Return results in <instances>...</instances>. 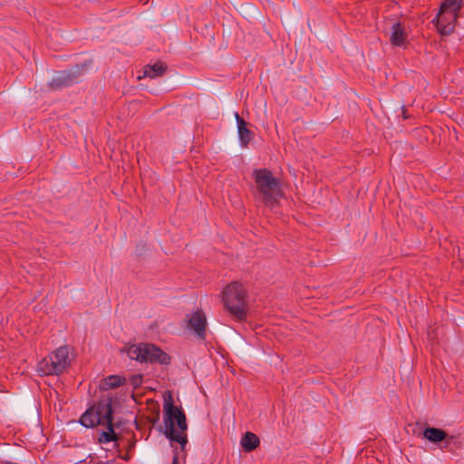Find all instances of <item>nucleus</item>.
I'll list each match as a JSON object with an SVG mask.
<instances>
[{"mask_svg": "<svg viewBox=\"0 0 464 464\" xmlns=\"http://www.w3.org/2000/svg\"><path fill=\"white\" fill-rule=\"evenodd\" d=\"M407 39V33L404 25L401 23H394L391 28L390 41L392 45L402 46Z\"/></svg>", "mask_w": 464, "mask_h": 464, "instance_id": "9d476101", "label": "nucleus"}, {"mask_svg": "<svg viewBox=\"0 0 464 464\" xmlns=\"http://www.w3.org/2000/svg\"><path fill=\"white\" fill-rule=\"evenodd\" d=\"M70 362L68 346H61L38 362L37 372L42 376L59 375L68 368Z\"/></svg>", "mask_w": 464, "mask_h": 464, "instance_id": "20e7f679", "label": "nucleus"}, {"mask_svg": "<svg viewBox=\"0 0 464 464\" xmlns=\"http://www.w3.org/2000/svg\"><path fill=\"white\" fill-rule=\"evenodd\" d=\"M260 443L259 438L253 432L247 431L241 438L240 444L245 451L251 452L256 450Z\"/></svg>", "mask_w": 464, "mask_h": 464, "instance_id": "f8f14e48", "label": "nucleus"}, {"mask_svg": "<svg viewBox=\"0 0 464 464\" xmlns=\"http://www.w3.org/2000/svg\"><path fill=\"white\" fill-rule=\"evenodd\" d=\"M188 323V327L196 333L198 337L205 339L207 320L205 314L201 311L193 313Z\"/></svg>", "mask_w": 464, "mask_h": 464, "instance_id": "1a4fd4ad", "label": "nucleus"}, {"mask_svg": "<svg viewBox=\"0 0 464 464\" xmlns=\"http://www.w3.org/2000/svg\"><path fill=\"white\" fill-rule=\"evenodd\" d=\"M127 354L131 360L140 362H159L169 364L170 357L161 349L151 343L133 344L127 349Z\"/></svg>", "mask_w": 464, "mask_h": 464, "instance_id": "39448f33", "label": "nucleus"}, {"mask_svg": "<svg viewBox=\"0 0 464 464\" xmlns=\"http://www.w3.org/2000/svg\"><path fill=\"white\" fill-rule=\"evenodd\" d=\"M166 72V66L161 63H156L153 65H147L144 69V77L155 78L163 75Z\"/></svg>", "mask_w": 464, "mask_h": 464, "instance_id": "4468645a", "label": "nucleus"}, {"mask_svg": "<svg viewBox=\"0 0 464 464\" xmlns=\"http://www.w3.org/2000/svg\"><path fill=\"white\" fill-rule=\"evenodd\" d=\"M464 5V0H444L440 5L441 10L459 14Z\"/></svg>", "mask_w": 464, "mask_h": 464, "instance_id": "2eb2a0df", "label": "nucleus"}, {"mask_svg": "<svg viewBox=\"0 0 464 464\" xmlns=\"http://www.w3.org/2000/svg\"><path fill=\"white\" fill-rule=\"evenodd\" d=\"M165 410V426H166V436L173 441H176L181 445L184 449L187 444V434L188 429L186 422L185 413L172 404V402H166L164 404Z\"/></svg>", "mask_w": 464, "mask_h": 464, "instance_id": "7ed1b4c3", "label": "nucleus"}, {"mask_svg": "<svg viewBox=\"0 0 464 464\" xmlns=\"http://www.w3.org/2000/svg\"><path fill=\"white\" fill-rule=\"evenodd\" d=\"M171 464H179L178 457L175 456Z\"/></svg>", "mask_w": 464, "mask_h": 464, "instance_id": "a211bd4d", "label": "nucleus"}, {"mask_svg": "<svg viewBox=\"0 0 464 464\" xmlns=\"http://www.w3.org/2000/svg\"><path fill=\"white\" fill-rule=\"evenodd\" d=\"M253 179L261 201L270 208L276 206L284 196L280 180L267 169H255Z\"/></svg>", "mask_w": 464, "mask_h": 464, "instance_id": "f03ea898", "label": "nucleus"}, {"mask_svg": "<svg viewBox=\"0 0 464 464\" xmlns=\"http://www.w3.org/2000/svg\"><path fill=\"white\" fill-rule=\"evenodd\" d=\"M103 426H106L107 431H102L99 437V442L108 443L116 440V434L113 430L112 418L110 419V422H105Z\"/></svg>", "mask_w": 464, "mask_h": 464, "instance_id": "dca6fc26", "label": "nucleus"}, {"mask_svg": "<svg viewBox=\"0 0 464 464\" xmlns=\"http://www.w3.org/2000/svg\"><path fill=\"white\" fill-rule=\"evenodd\" d=\"M86 64H81L59 72L58 75L53 78L51 86L53 88H63L77 82L86 71Z\"/></svg>", "mask_w": 464, "mask_h": 464, "instance_id": "0eeeda50", "label": "nucleus"}, {"mask_svg": "<svg viewBox=\"0 0 464 464\" xmlns=\"http://www.w3.org/2000/svg\"><path fill=\"white\" fill-rule=\"evenodd\" d=\"M237 123L238 136L243 147H246L252 139V131L246 127V121L239 116L237 112L235 113Z\"/></svg>", "mask_w": 464, "mask_h": 464, "instance_id": "9b49d317", "label": "nucleus"}, {"mask_svg": "<svg viewBox=\"0 0 464 464\" xmlns=\"http://www.w3.org/2000/svg\"><path fill=\"white\" fill-rule=\"evenodd\" d=\"M423 436L431 442L439 443L446 440L448 435L443 430L429 427L424 430Z\"/></svg>", "mask_w": 464, "mask_h": 464, "instance_id": "ddd939ff", "label": "nucleus"}, {"mask_svg": "<svg viewBox=\"0 0 464 464\" xmlns=\"http://www.w3.org/2000/svg\"><path fill=\"white\" fill-rule=\"evenodd\" d=\"M112 407L110 399L99 401L95 406L88 409L80 418V423L91 428L96 425H103L110 422L112 417Z\"/></svg>", "mask_w": 464, "mask_h": 464, "instance_id": "423d86ee", "label": "nucleus"}, {"mask_svg": "<svg viewBox=\"0 0 464 464\" xmlns=\"http://www.w3.org/2000/svg\"><path fill=\"white\" fill-rule=\"evenodd\" d=\"M103 382L106 388L113 389L122 385L124 379L118 375H110Z\"/></svg>", "mask_w": 464, "mask_h": 464, "instance_id": "f3484780", "label": "nucleus"}, {"mask_svg": "<svg viewBox=\"0 0 464 464\" xmlns=\"http://www.w3.org/2000/svg\"><path fill=\"white\" fill-rule=\"evenodd\" d=\"M224 309L237 321L246 319L248 312V295L244 285L238 282L227 285L222 294Z\"/></svg>", "mask_w": 464, "mask_h": 464, "instance_id": "f257e3e1", "label": "nucleus"}, {"mask_svg": "<svg viewBox=\"0 0 464 464\" xmlns=\"http://www.w3.org/2000/svg\"><path fill=\"white\" fill-rule=\"evenodd\" d=\"M6 464H16V463H13V462H8V463H6Z\"/></svg>", "mask_w": 464, "mask_h": 464, "instance_id": "6ab92c4d", "label": "nucleus"}, {"mask_svg": "<svg viewBox=\"0 0 464 464\" xmlns=\"http://www.w3.org/2000/svg\"><path fill=\"white\" fill-rule=\"evenodd\" d=\"M459 15V14H455L454 13L443 11L441 10V8H440L437 16L433 21H436L438 30L442 34L448 35L454 31L455 24L457 23Z\"/></svg>", "mask_w": 464, "mask_h": 464, "instance_id": "6e6552de", "label": "nucleus"}]
</instances>
